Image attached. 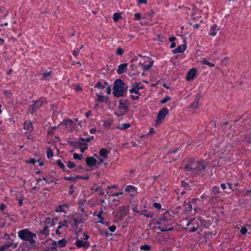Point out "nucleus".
<instances>
[{
	"label": "nucleus",
	"mask_w": 251,
	"mask_h": 251,
	"mask_svg": "<svg viewBox=\"0 0 251 251\" xmlns=\"http://www.w3.org/2000/svg\"><path fill=\"white\" fill-rule=\"evenodd\" d=\"M67 166L70 169H73L75 167V164L74 162L69 161L68 162Z\"/></svg>",
	"instance_id": "nucleus-49"
},
{
	"label": "nucleus",
	"mask_w": 251,
	"mask_h": 251,
	"mask_svg": "<svg viewBox=\"0 0 251 251\" xmlns=\"http://www.w3.org/2000/svg\"><path fill=\"white\" fill-rule=\"evenodd\" d=\"M248 231V230H247V228H246L245 227H243L240 230V232L242 234H246Z\"/></svg>",
	"instance_id": "nucleus-56"
},
{
	"label": "nucleus",
	"mask_w": 251,
	"mask_h": 251,
	"mask_svg": "<svg viewBox=\"0 0 251 251\" xmlns=\"http://www.w3.org/2000/svg\"><path fill=\"white\" fill-rule=\"evenodd\" d=\"M56 164L58 165L59 166V167L62 169V170H64L66 168L65 167V166L64 165V164H63V163L61 161V160H58L57 161H56Z\"/></svg>",
	"instance_id": "nucleus-36"
},
{
	"label": "nucleus",
	"mask_w": 251,
	"mask_h": 251,
	"mask_svg": "<svg viewBox=\"0 0 251 251\" xmlns=\"http://www.w3.org/2000/svg\"><path fill=\"white\" fill-rule=\"evenodd\" d=\"M202 64H205L209 66L210 67H214V64L208 62L206 59L204 58L202 61Z\"/></svg>",
	"instance_id": "nucleus-32"
},
{
	"label": "nucleus",
	"mask_w": 251,
	"mask_h": 251,
	"mask_svg": "<svg viewBox=\"0 0 251 251\" xmlns=\"http://www.w3.org/2000/svg\"><path fill=\"white\" fill-rule=\"evenodd\" d=\"M181 185L183 187H184L185 189H186V188L187 187H189V184L188 183L185 182L184 181H181Z\"/></svg>",
	"instance_id": "nucleus-61"
},
{
	"label": "nucleus",
	"mask_w": 251,
	"mask_h": 251,
	"mask_svg": "<svg viewBox=\"0 0 251 251\" xmlns=\"http://www.w3.org/2000/svg\"><path fill=\"white\" fill-rule=\"evenodd\" d=\"M140 249L142 250L149 251L151 249V247L147 244L141 246Z\"/></svg>",
	"instance_id": "nucleus-42"
},
{
	"label": "nucleus",
	"mask_w": 251,
	"mask_h": 251,
	"mask_svg": "<svg viewBox=\"0 0 251 251\" xmlns=\"http://www.w3.org/2000/svg\"><path fill=\"white\" fill-rule=\"evenodd\" d=\"M74 187V185H71L70 187H69V193L70 195H72L74 193V191L73 190V188Z\"/></svg>",
	"instance_id": "nucleus-63"
},
{
	"label": "nucleus",
	"mask_w": 251,
	"mask_h": 251,
	"mask_svg": "<svg viewBox=\"0 0 251 251\" xmlns=\"http://www.w3.org/2000/svg\"><path fill=\"white\" fill-rule=\"evenodd\" d=\"M169 114V110L167 108L164 107L158 112L155 121V126H157L162 123L163 120Z\"/></svg>",
	"instance_id": "nucleus-5"
},
{
	"label": "nucleus",
	"mask_w": 251,
	"mask_h": 251,
	"mask_svg": "<svg viewBox=\"0 0 251 251\" xmlns=\"http://www.w3.org/2000/svg\"><path fill=\"white\" fill-rule=\"evenodd\" d=\"M201 95L200 94L197 95L193 102L190 105V107L193 108L194 109H197L199 107V102Z\"/></svg>",
	"instance_id": "nucleus-17"
},
{
	"label": "nucleus",
	"mask_w": 251,
	"mask_h": 251,
	"mask_svg": "<svg viewBox=\"0 0 251 251\" xmlns=\"http://www.w3.org/2000/svg\"><path fill=\"white\" fill-rule=\"evenodd\" d=\"M153 206L156 209L160 210L161 209V205L159 203L154 202L153 204Z\"/></svg>",
	"instance_id": "nucleus-52"
},
{
	"label": "nucleus",
	"mask_w": 251,
	"mask_h": 251,
	"mask_svg": "<svg viewBox=\"0 0 251 251\" xmlns=\"http://www.w3.org/2000/svg\"><path fill=\"white\" fill-rule=\"evenodd\" d=\"M212 192L215 194H219L221 192L220 191L219 188L218 186H215L212 188Z\"/></svg>",
	"instance_id": "nucleus-45"
},
{
	"label": "nucleus",
	"mask_w": 251,
	"mask_h": 251,
	"mask_svg": "<svg viewBox=\"0 0 251 251\" xmlns=\"http://www.w3.org/2000/svg\"><path fill=\"white\" fill-rule=\"evenodd\" d=\"M140 213L148 218H152L154 215V213L152 212H147V210H141Z\"/></svg>",
	"instance_id": "nucleus-23"
},
{
	"label": "nucleus",
	"mask_w": 251,
	"mask_h": 251,
	"mask_svg": "<svg viewBox=\"0 0 251 251\" xmlns=\"http://www.w3.org/2000/svg\"><path fill=\"white\" fill-rule=\"evenodd\" d=\"M184 169H186L187 171H189L192 170H194V169L191 166V165L189 164H186Z\"/></svg>",
	"instance_id": "nucleus-54"
},
{
	"label": "nucleus",
	"mask_w": 251,
	"mask_h": 251,
	"mask_svg": "<svg viewBox=\"0 0 251 251\" xmlns=\"http://www.w3.org/2000/svg\"><path fill=\"white\" fill-rule=\"evenodd\" d=\"M103 213V211L101 210L99 213L98 214V215H97V217H98L100 219V221H99V223L101 224H103V220L104 218L102 216V214Z\"/></svg>",
	"instance_id": "nucleus-33"
},
{
	"label": "nucleus",
	"mask_w": 251,
	"mask_h": 251,
	"mask_svg": "<svg viewBox=\"0 0 251 251\" xmlns=\"http://www.w3.org/2000/svg\"><path fill=\"white\" fill-rule=\"evenodd\" d=\"M94 138V136H90V137L86 138H82V137H79L78 138V140L80 141H83H83L89 142L91 140H93Z\"/></svg>",
	"instance_id": "nucleus-31"
},
{
	"label": "nucleus",
	"mask_w": 251,
	"mask_h": 251,
	"mask_svg": "<svg viewBox=\"0 0 251 251\" xmlns=\"http://www.w3.org/2000/svg\"><path fill=\"white\" fill-rule=\"evenodd\" d=\"M84 203H85V202H80L79 204V208L80 209V210L83 215L85 214V212H86V211L84 210V208L82 207V206L84 205Z\"/></svg>",
	"instance_id": "nucleus-48"
},
{
	"label": "nucleus",
	"mask_w": 251,
	"mask_h": 251,
	"mask_svg": "<svg viewBox=\"0 0 251 251\" xmlns=\"http://www.w3.org/2000/svg\"><path fill=\"white\" fill-rule=\"evenodd\" d=\"M40 233L43 235H46V236L49 234V230H48V226H46L43 228L42 230L40 232Z\"/></svg>",
	"instance_id": "nucleus-27"
},
{
	"label": "nucleus",
	"mask_w": 251,
	"mask_h": 251,
	"mask_svg": "<svg viewBox=\"0 0 251 251\" xmlns=\"http://www.w3.org/2000/svg\"><path fill=\"white\" fill-rule=\"evenodd\" d=\"M125 191L128 192H132L135 191V187L134 186L128 185L127 186L125 189Z\"/></svg>",
	"instance_id": "nucleus-38"
},
{
	"label": "nucleus",
	"mask_w": 251,
	"mask_h": 251,
	"mask_svg": "<svg viewBox=\"0 0 251 251\" xmlns=\"http://www.w3.org/2000/svg\"><path fill=\"white\" fill-rule=\"evenodd\" d=\"M32 104L30 105L28 108V111L32 115L36 113L37 109L40 108L43 104V102L40 100H33Z\"/></svg>",
	"instance_id": "nucleus-7"
},
{
	"label": "nucleus",
	"mask_w": 251,
	"mask_h": 251,
	"mask_svg": "<svg viewBox=\"0 0 251 251\" xmlns=\"http://www.w3.org/2000/svg\"><path fill=\"white\" fill-rule=\"evenodd\" d=\"M73 121L72 120L68 119L67 120H66L64 122V125H67L69 124H73Z\"/></svg>",
	"instance_id": "nucleus-62"
},
{
	"label": "nucleus",
	"mask_w": 251,
	"mask_h": 251,
	"mask_svg": "<svg viewBox=\"0 0 251 251\" xmlns=\"http://www.w3.org/2000/svg\"><path fill=\"white\" fill-rule=\"evenodd\" d=\"M127 86L121 79H117L114 83L113 92L114 96L116 98H120L124 95L127 91Z\"/></svg>",
	"instance_id": "nucleus-2"
},
{
	"label": "nucleus",
	"mask_w": 251,
	"mask_h": 251,
	"mask_svg": "<svg viewBox=\"0 0 251 251\" xmlns=\"http://www.w3.org/2000/svg\"><path fill=\"white\" fill-rule=\"evenodd\" d=\"M36 161L34 158H31L29 160L26 161L27 163H31L32 164L34 165L36 163Z\"/></svg>",
	"instance_id": "nucleus-57"
},
{
	"label": "nucleus",
	"mask_w": 251,
	"mask_h": 251,
	"mask_svg": "<svg viewBox=\"0 0 251 251\" xmlns=\"http://www.w3.org/2000/svg\"><path fill=\"white\" fill-rule=\"evenodd\" d=\"M186 49V45H181L178 46L176 49L173 50L172 52L174 54H176L177 53H182Z\"/></svg>",
	"instance_id": "nucleus-15"
},
{
	"label": "nucleus",
	"mask_w": 251,
	"mask_h": 251,
	"mask_svg": "<svg viewBox=\"0 0 251 251\" xmlns=\"http://www.w3.org/2000/svg\"><path fill=\"white\" fill-rule=\"evenodd\" d=\"M24 128L30 132L33 131V127L30 121H25L24 123Z\"/></svg>",
	"instance_id": "nucleus-18"
},
{
	"label": "nucleus",
	"mask_w": 251,
	"mask_h": 251,
	"mask_svg": "<svg viewBox=\"0 0 251 251\" xmlns=\"http://www.w3.org/2000/svg\"><path fill=\"white\" fill-rule=\"evenodd\" d=\"M83 214H81L79 216H77L74 219V223L73 224V226L77 227L78 225L80 223H84V222L82 218Z\"/></svg>",
	"instance_id": "nucleus-14"
},
{
	"label": "nucleus",
	"mask_w": 251,
	"mask_h": 251,
	"mask_svg": "<svg viewBox=\"0 0 251 251\" xmlns=\"http://www.w3.org/2000/svg\"><path fill=\"white\" fill-rule=\"evenodd\" d=\"M57 242V244L59 245L61 247H65L67 244V241L65 239H62Z\"/></svg>",
	"instance_id": "nucleus-29"
},
{
	"label": "nucleus",
	"mask_w": 251,
	"mask_h": 251,
	"mask_svg": "<svg viewBox=\"0 0 251 251\" xmlns=\"http://www.w3.org/2000/svg\"><path fill=\"white\" fill-rule=\"evenodd\" d=\"M128 209L126 206H122L119 208L118 210L115 214L116 219L118 221L123 220L124 217H125L128 213Z\"/></svg>",
	"instance_id": "nucleus-6"
},
{
	"label": "nucleus",
	"mask_w": 251,
	"mask_h": 251,
	"mask_svg": "<svg viewBox=\"0 0 251 251\" xmlns=\"http://www.w3.org/2000/svg\"><path fill=\"white\" fill-rule=\"evenodd\" d=\"M47 157L48 158H50L53 156V153L52 151V150L50 148H48L47 151Z\"/></svg>",
	"instance_id": "nucleus-39"
},
{
	"label": "nucleus",
	"mask_w": 251,
	"mask_h": 251,
	"mask_svg": "<svg viewBox=\"0 0 251 251\" xmlns=\"http://www.w3.org/2000/svg\"><path fill=\"white\" fill-rule=\"evenodd\" d=\"M76 178L77 179H82L85 180H88L89 178V176H76Z\"/></svg>",
	"instance_id": "nucleus-55"
},
{
	"label": "nucleus",
	"mask_w": 251,
	"mask_h": 251,
	"mask_svg": "<svg viewBox=\"0 0 251 251\" xmlns=\"http://www.w3.org/2000/svg\"><path fill=\"white\" fill-rule=\"evenodd\" d=\"M131 126L130 124H123L118 126V128L122 130H124Z\"/></svg>",
	"instance_id": "nucleus-25"
},
{
	"label": "nucleus",
	"mask_w": 251,
	"mask_h": 251,
	"mask_svg": "<svg viewBox=\"0 0 251 251\" xmlns=\"http://www.w3.org/2000/svg\"><path fill=\"white\" fill-rule=\"evenodd\" d=\"M57 245V242L56 241H53L51 244V246L50 247H49V250H56V246Z\"/></svg>",
	"instance_id": "nucleus-43"
},
{
	"label": "nucleus",
	"mask_w": 251,
	"mask_h": 251,
	"mask_svg": "<svg viewBox=\"0 0 251 251\" xmlns=\"http://www.w3.org/2000/svg\"><path fill=\"white\" fill-rule=\"evenodd\" d=\"M63 206H66V207H68V206H67L66 204H63V205H60L58 208H57L55 210V211L57 212H64V210H63Z\"/></svg>",
	"instance_id": "nucleus-40"
},
{
	"label": "nucleus",
	"mask_w": 251,
	"mask_h": 251,
	"mask_svg": "<svg viewBox=\"0 0 251 251\" xmlns=\"http://www.w3.org/2000/svg\"><path fill=\"white\" fill-rule=\"evenodd\" d=\"M18 235L22 241L28 242L31 247L35 246L37 236L35 233L30 231L27 228H25L18 231Z\"/></svg>",
	"instance_id": "nucleus-1"
},
{
	"label": "nucleus",
	"mask_w": 251,
	"mask_h": 251,
	"mask_svg": "<svg viewBox=\"0 0 251 251\" xmlns=\"http://www.w3.org/2000/svg\"><path fill=\"white\" fill-rule=\"evenodd\" d=\"M217 201V198L215 197H211L209 201V202L212 204L215 203Z\"/></svg>",
	"instance_id": "nucleus-50"
},
{
	"label": "nucleus",
	"mask_w": 251,
	"mask_h": 251,
	"mask_svg": "<svg viewBox=\"0 0 251 251\" xmlns=\"http://www.w3.org/2000/svg\"><path fill=\"white\" fill-rule=\"evenodd\" d=\"M248 135L247 134H244V139L243 140V141L245 142L250 143H251V138L250 137H248Z\"/></svg>",
	"instance_id": "nucleus-41"
},
{
	"label": "nucleus",
	"mask_w": 251,
	"mask_h": 251,
	"mask_svg": "<svg viewBox=\"0 0 251 251\" xmlns=\"http://www.w3.org/2000/svg\"><path fill=\"white\" fill-rule=\"evenodd\" d=\"M52 72L51 71H50L49 72H47V73H45L43 74V79H44L45 78H46L47 77L50 76Z\"/></svg>",
	"instance_id": "nucleus-53"
},
{
	"label": "nucleus",
	"mask_w": 251,
	"mask_h": 251,
	"mask_svg": "<svg viewBox=\"0 0 251 251\" xmlns=\"http://www.w3.org/2000/svg\"><path fill=\"white\" fill-rule=\"evenodd\" d=\"M129 102L128 100H119V104L118 106V108L120 110H123L124 111L123 112H121L120 114L115 112V114L118 116V117H121L125 114L127 113L128 108L129 106Z\"/></svg>",
	"instance_id": "nucleus-4"
},
{
	"label": "nucleus",
	"mask_w": 251,
	"mask_h": 251,
	"mask_svg": "<svg viewBox=\"0 0 251 251\" xmlns=\"http://www.w3.org/2000/svg\"><path fill=\"white\" fill-rule=\"evenodd\" d=\"M108 83L105 81H104L103 83H101V82L99 81L96 83L95 87L99 89H103L104 87L108 85Z\"/></svg>",
	"instance_id": "nucleus-21"
},
{
	"label": "nucleus",
	"mask_w": 251,
	"mask_h": 251,
	"mask_svg": "<svg viewBox=\"0 0 251 251\" xmlns=\"http://www.w3.org/2000/svg\"><path fill=\"white\" fill-rule=\"evenodd\" d=\"M97 96L98 97L97 100L99 101L105 103H108L109 101V98L107 97H104L98 94H97Z\"/></svg>",
	"instance_id": "nucleus-20"
},
{
	"label": "nucleus",
	"mask_w": 251,
	"mask_h": 251,
	"mask_svg": "<svg viewBox=\"0 0 251 251\" xmlns=\"http://www.w3.org/2000/svg\"><path fill=\"white\" fill-rule=\"evenodd\" d=\"M195 159L193 158H190L188 161V164L190 165H192L194 163H195Z\"/></svg>",
	"instance_id": "nucleus-64"
},
{
	"label": "nucleus",
	"mask_w": 251,
	"mask_h": 251,
	"mask_svg": "<svg viewBox=\"0 0 251 251\" xmlns=\"http://www.w3.org/2000/svg\"><path fill=\"white\" fill-rule=\"evenodd\" d=\"M192 11H193V15H194L195 14H198V17H201L200 15H201V11L198 8H197L195 6H193Z\"/></svg>",
	"instance_id": "nucleus-28"
},
{
	"label": "nucleus",
	"mask_w": 251,
	"mask_h": 251,
	"mask_svg": "<svg viewBox=\"0 0 251 251\" xmlns=\"http://www.w3.org/2000/svg\"><path fill=\"white\" fill-rule=\"evenodd\" d=\"M109 229L111 232H114L116 229V226L114 225L109 227Z\"/></svg>",
	"instance_id": "nucleus-59"
},
{
	"label": "nucleus",
	"mask_w": 251,
	"mask_h": 251,
	"mask_svg": "<svg viewBox=\"0 0 251 251\" xmlns=\"http://www.w3.org/2000/svg\"><path fill=\"white\" fill-rule=\"evenodd\" d=\"M127 63H123L120 65L118 67V69H117V72L119 75H121L124 73L126 72L127 70Z\"/></svg>",
	"instance_id": "nucleus-16"
},
{
	"label": "nucleus",
	"mask_w": 251,
	"mask_h": 251,
	"mask_svg": "<svg viewBox=\"0 0 251 251\" xmlns=\"http://www.w3.org/2000/svg\"><path fill=\"white\" fill-rule=\"evenodd\" d=\"M86 163L89 167H93L97 165V160L93 157H87L86 158Z\"/></svg>",
	"instance_id": "nucleus-11"
},
{
	"label": "nucleus",
	"mask_w": 251,
	"mask_h": 251,
	"mask_svg": "<svg viewBox=\"0 0 251 251\" xmlns=\"http://www.w3.org/2000/svg\"><path fill=\"white\" fill-rule=\"evenodd\" d=\"M75 245L77 248H83L86 249L90 246V243L89 241H84L77 239L75 241Z\"/></svg>",
	"instance_id": "nucleus-9"
},
{
	"label": "nucleus",
	"mask_w": 251,
	"mask_h": 251,
	"mask_svg": "<svg viewBox=\"0 0 251 251\" xmlns=\"http://www.w3.org/2000/svg\"><path fill=\"white\" fill-rule=\"evenodd\" d=\"M143 69L145 71H148L151 69V65H144L143 66Z\"/></svg>",
	"instance_id": "nucleus-60"
},
{
	"label": "nucleus",
	"mask_w": 251,
	"mask_h": 251,
	"mask_svg": "<svg viewBox=\"0 0 251 251\" xmlns=\"http://www.w3.org/2000/svg\"><path fill=\"white\" fill-rule=\"evenodd\" d=\"M153 220L155 221V224L158 226H162V224H164V221L162 220L161 219V216L159 218V220H157L156 219H153Z\"/></svg>",
	"instance_id": "nucleus-37"
},
{
	"label": "nucleus",
	"mask_w": 251,
	"mask_h": 251,
	"mask_svg": "<svg viewBox=\"0 0 251 251\" xmlns=\"http://www.w3.org/2000/svg\"><path fill=\"white\" fill-rule=\"evenodd\" d=\"M112 124H113V120H108L104 121L103 126L107 129H109L110 128L111 125H112Z\"/></svg>",
	"instance_id": "nucleus-24"
},
{
	"label": "nucleus",
	"mask_w": 251,
	"mask_h": 251,
	"mask_svg": "<svg viewBox=\"0 0 251 251\" xmlns=\"http://www.w3.org/2000/svg\"><path fill=\"white\" fill-rule=\"evenodd\" d=\"M45 223L47 224H50L52 226L55 225L54 220L50 219V217L47 218L45 220Z\"/></svg>",
	"instance_id": "nucleus-30"
},
{
	"label": "nucleus",
	"mask_w": 251,
	"mask_h": 251,
	"mask_svg": "<svg viewBox=\"0 0 251 251\" xmlns=\"http://www.w3.org/2000/svg\"><path fill=\"white\" fill-rule=\"evenodd\" d=\"M82 154H78L76 153L73 154V157L75 159L81 160L82 158Z\"/></svg>",
	"instance_id": "nucleus-46"
},
{
	"label": "nucleus",
	"mask_w": 251,
	"mask_h": 251,
	"mask_svg": "<svg viewBox=\"0 0 251 251\" xmlns=\"http://www.w3.org/2000/svg\"><path fill=\"white\" fill-rule=\"evenodd\" d=\"M206 165L204 163L203 161H201L199 162V165H197L194 168V171L196 173H198L199 172L203 171L206 168Z\"/></svg>",
	"instance_id": "nucleus-12"
},
{
	"label": "nucleus",
	"mask_w": 251,
	"mask_h": 251,
	"mask_svg": "<svg viewBox=\"0 0 251 251\" xmlns=\"http://www.w3.org/2000/svg\"><path fill=\"white\" fill-rule=\"evenodd\" d=\"M124 50L121 48H118L116 50V54L119 55H122L124 53Z\"/></svg>",
	"instance_id": "nucleus-47"
},
{
	"label": "nucleus",
	"mask_w": 251,
	"mask_h": 251,
	"mask_svg": "<svg viewBox=\"0 0 251 251\" xmlns=\"http://www.w3.org/2000/svg\"><path fill=\"white\" fill-rule=\"evenodd\" d=\"M179 149H175V150L169 151L167 155H166V158H169V162H171L172 161H175L177 160L180 155V153H178L177 154H176L178 151Z\"/></svg>",
	"instance_id": "nucleus-8"
},
{
	"label": "nucleus",
	"mask_w": 251,
	"mask_h": 251,
	"mask_svg": "<svg viewBox=\"0 0 251 251\" xmlns=\"http://www.w3.org/2000/svg\"><path fill=\"white\" fill-rule=\"evenodd\" d=\"M109 151L106 149H101L100 152V155L104 158H107Z\"/></svg>",
	"instance_id": "nucleus-22"
},
{
	"label": "nucleus",
	"mask_w": 251,
	"mask_h": 251,
	"mask_svg": "<svg viewBox=\"0 0 251 251\" xmlns=\"http://www.w3.org/2000/svg\"><path fill=\"white\" fill-rule=\"evenodd\" d=\"M169 215V213L168 212L164 213L161 216L162 220L164 221V224H162V226H159L157 227L158 229H159L162 232H166L168 231H171L173 230L174 228L169 227V226L171 225L172 220L170 219H169L168 216Z\"/></svg>",
	"instance_id": "nucleus-3"
},
{
	"label": "nucleus",
	"mask_w": 251,
	"mask_h": 251,
	"mask_svg": "<svg viewBox=\"0 0 251 251\" xmlns=\"http://www.w3.org/2000/svg\"><path fill=\"white\" fill-rule=\"evenodd\" d=\"M197 70L195 68L191 69L186 75V80L188 81L193 80L196 75Z\"/></svg>",
	"instance_id": "nucleus-10"
},
{
	"label": "nucleus",
	"mask_w": 251,
	"mask_h": 251,
	"mask_svg": "<svg viewBox=\"0 0 251 251\" xmlns=\"http://www.w3.org/2000/svg\"><path fill=\"white\" fill-rule=\"evenodd\" d=\"M134 16L136 20H139L141 18V14L140 13H137L135 14Z\"/></svg>",
	"instance_id": "nucleus-58"
},
{
	"label": "nucleus",
	"mask_w": 251,
	"mask_h": 251,
	"mask_svg": "<svg viewBox=\"0 0 251 251\" xmlns=\"http://www.w3.org/2000/svg\"><path fill=\"white\" fill-rule=\"evenodd\" d=\"M171 100V98L169 96H166L164 98V99H163L161 101V103H165L166 102H167V101H168L169 100Z\"/></svg>",
	"instance_id": "nucleus-51"
},
{
	"label": "nucleus",
	"mask_w": 251,
	"mask_h": 251,
	"mask_svg": "<svg viewBox=\"0 0 251 251\" xmlns=\"http://www.w3.org/2000/svg\"><path fill=\"white\" fill-rule=\"evenodd\" d=\"M184 203L187 205V207H186V210L188 212H191L192 211V206L191 204V203H186V201L184 202Z\"/></svg>",
	"instance_id": "nucleus-44"
},
{
	"label": "nucleus",
	"mask_w": 251,
	"mask_h": 251,
	"mask_svg": "<svg viewBox=\"0 0 251 251\" xmlns=\"http://www.w3.org/2000/svg\"><path fill=\"white\" fill-rule=\"evenodd\" d=\"M143 87H141L139 86V84L138 83H135V87L130 89L129 92L130 93H135L136 94L141 95L139 91L140 89H141Z\"/></svg>",
	"instance_id": "nucleus-19"
},
{
	"label": "nucleus",
	"mask_w": 251,
	"mask_h": 251,
	"mask_svg": "<svg viewBox=\"0 0 251 251\" xmlns=\"http://www.w3.org/2000/svg\"><path fill=\"white\" fill-rule=\"evenodd\" d=\"M68 143L72 147L75 148H79L82 146H88L87 143L81 142L79 141H69Z\"/></svg>",
	"instance_id": "nucleus-13"
},
{
	"label": "nucleus",
	"mask_w": 251,
	"mask_h": 251,
	"mask_svg": "<svg viewBox=\"0 0 251 251\" xmlns=\"http://www.w3.org/2000/svg\"><path fill=\"white\" fill-rule=\"evenodd\" d=\"M120 18H122V17L120 13H115L114 14L113 19L114 22H118Z\"/></svg>",
	"instance_id": "nucleus-34"
},
{
	"label": "nucleus",
	"mask_w": 251,
	"mask_h": 251,
	"mask_svg": "<svg viewBox=\"0 0 251 251\" xmlns=\"http://www.w3.org/2000/svg\"><path fill=\"white\" fill-rule=\"evenodd\" d=\"M130 68L132 71L134 72L132 74V76L135 75H138L140 73V72L138 71L137 69V66L135 65L134 64H131L130 65Z\"/></svg>",
	"instance_id": "nucleus-26"
},
{
	"label": "nucleus",
	"mask_w": 251,
	"mask_h": 251,
	"mask_svg": "<svg viewBox=\"0 0 251 251\" xmlns=\"http://www.w3.org/2000/svg\"><path fill=\"white\" fill-rule=\"evenodd\" d=\"M65 180H69L70 181H72V182H75L77 180V178H76V176H75V177H72V176H69V177H67V176H64V177Z\"/></svg>",
	"instance_id": "nucleus-35"
}]
</instances>
